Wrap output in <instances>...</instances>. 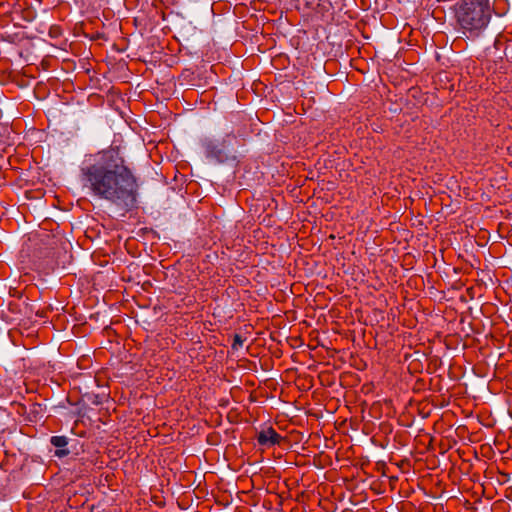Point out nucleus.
Here are the masks:
<instances>
[{
  "instance_id": "5",
  "label": "nucleus",
  "mask_w": 512,
  "mask_h": 512,
  "mask_svg": "<svg viewBox=\"0 0 512 512\" xmlns=\"http://www.w3.org/2000/svg\"><path fill=\"white\" fill-rule=\"evenodd\" d=\"M50 443L57 448L55 455L57 457L67 456L70 451L66 448L68 445V438L66 436H52Z\"/></svg>"
},
{
  "instance_id": "6",
  "label": "nucleus",
  "mask_w": 512,
  "mask_h": 512,
  "mask_svg": "<svg viewBox=\"0 0 512 512\" xmlns=\"http://www.w3.org/2000/svg\"><path fill=\"white\" fill-rule=\"evenodd\" d=\"M243 345V339L239 334H235L232 343V349L238 350Z\"/></svg>"
},
{
  "instance_id": "4",
  "label": "nucleus",
  "mask_w": 512,
  "mask_h": 512,
  "mask_svg": "<svg viewBox=\"0 0 512 512\" xmlns=\"http://www.w3.org/2000/svg\"><path fill=\"white\" fill-rule=\"evenodd\" d=\"M257 441L260 445L263 446H273L280 443L281 436L273 428L270 427L258 434Z\"/></svg>"
},
{
  "instance_id": "1",
  "label": "nucleus",
  "mask_w": 512,
  "mask_h": 512,
  "mask_svg": "<svg viewBox=\"0 0 512 512\" xmlns=\"http://www.w3.org/2000/svg\"><path fill=\"white\" fill-rule=\"evenodd\" d=\"M81 181L94 198L124 208L136 202L137 178L118 148L111 146L92 155L91 162L81 168Z\"/></svg>"
},
{
  "instance_id": "2",
  "label": "nucleus",
  "mask_w": 512,
  "mask_h": 512,
  "mask_svg": "<svg viewBox=\"0 0 512 512\" xmlns=\"http://www.w3.org/2000/svg\"><path fill=\"white\" fill-rule=\"evenodd\" d=\"M494 8L490 0H460L455 6L456 22L460 32L475 39L488 27Z\"/></svg>"
},
{
  "instance_id": "3",
  "label": "nucleus",
  "mask_w": 512,
  "mask_h": 512,
  "mask_svg": "<svg viewBox=\"0 0 512 512\" xmlns=\"http://www.w3.org/2000/svg\"><path fill=\"white\" fill-rule=\"evenodd\" d=\"M206 157L217 162H223L227 159L225 142L219 143L209 141L205 144Z\"/></svg>"
}]
</instances>
